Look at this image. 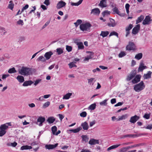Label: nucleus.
<instances>
[{
  "mask_svg": "<svg viewBox=\"0 0 152 152\" xmlns=\"http://www.w3.org/2000/svg\"><path fill=\"white\" fill-rule=\"evenodd\" d=\"M18 72L19 74L22 75H28L30 74L31 69L30 68L23 66L21 69H19Z\"/></svg>",
  "mask_w": 152,
  "mask_h": 152,
  "instance_id": "f257e3e1",
  "label": "nucleus"
},
{
  "mask_svg": "<svg viewBox=\"0 0 152 152\" xmlns=\"http://www.w3.org/2000/svg\"><path fill=\"white\" fill-rule=\"evenodd\" d=\"M145 88V85L143 81H141L138 84H136L134 87V89L136 92H139L143 90Z\"/></svg>",
  "mask_w": 152,
  "mask_h": 152,
  "instance_id": "f03ea898",
  "label": "nucleus"
},
{
  "mask_svg": "<svg viewBox=\"0 0 152 152\" xmlns=\"http://www.w3.org/2000/svg\"><path fill=\"white\" fill-rule=\"evenodd\" d=\"M91 26V24L89 23L81 24L80 25V29L83 31H87L90 29Z\"/></svg>",
  "mask_w": 152,
  "mask_h": 152,
  "instance_id": "7ed1b4c3",
  "label": "nucleus"
},
{
  "mask_svg": "<svg viewBox=\"0 0 152 152\" xmlns=\"http://www.w3.org/2000/svg\"><path fill=\"white\" fill-rule=\"evenodd\" d=\"M8 127L6 124L1 125L0 126V137H2L6 133V130Z\"/></svg>",
  "mask_w": 152,
  "mask_h": 152,
  "instance_id": "20e7f679",
  "label": "nucleus"
},
{
  "mask_svg": "<svg viewBox=\"0 0 152 152\" xmlns=\"http://www.w3.org/2000/svg\"><path fill=\"white\" fill-rule=\"evenodd\" d=\"M137 74V71L135 70H133L131 71L130 74L127 75L126 80L129 81L132 80Z\"/></svg>",
  "mask_w": 152,
  "mask_h": 152,
  "instance_id": "39448f33",
  "label": "nucleus"
},
{
  "mask_svg": "<svg viewBox=\"0 0 152 152\" xmlns=\"http://www.w3.org/2000/svg\"><path fill=\"white\" fill-rule=\"evenodd\" d=\"M126 49L129 51L134 50L136 49V46L134 43L129 42L128 45L126 46Z\"/></svg>",
  "mask_w": 152,
  "mask_h": 152,
  "instance_id": "423d86ee",
  "label": "nucleus"
},
{
  "mask_svg": "<svg viewBox=\"0 0 152 152\" xmlns=\"http://www.w3.org/2000/svg\"><path fill=\"white\" fill-rule=\"evenodd\" d=\"M151 17L149 15L146 16L144 19H143L142 24L143 25H149L151 23Z\"/></svg>",
  "mask_w": 152,
  "mask_h": 152,
  "instance_id": "0eeeda50",
  "label": "nucleus"
},
{
  "mask_svg": "<svg viewBox=\"0 0 152 152\" xmlns=\"http://www.w3.org/2000/svg\"><path fill=\"white\" fill-rule=\"evenodd\" d=\"M141 76L140 75H137L135 76L134 79L131 81L132 83L134 84L137 83L140 80Z\"/></svg>",
  "mask_w": 152,
  "mask_h": 152,
  "instance_id": "6e6552de",
  "label": "nucleus"
},
{
  "mask_svg": "<svg viewBox=\"0 0 152 152\" xmlns=\"http://www.w3.org/2000/svg\"><path fill=\"white\" fill-rule=\"evenodd\" d=\"M45 120V118L42 116H39L37 119V124L39 126H42L43 125V123Z\"/></svg>",
  "mask_w": 152,
  "mask_h": 152,
  "instance_id": "1a4fd4ad",
  "label": "nucleus"
},
{
  "mask_svg": "<svg viewBox=\"0 0 152 152\" xmlns=\"http://www.w3.org/2000/svg\"><path fill=\"white\" fill-rule=\"evenodd\" d=\"M147 68V67L144 65L143 61H141L138 68V72H142L144 69Z\"/></svg>",
  "mask_w": 152,
  "mask_h": 152,
  "instance_id": "9d476101",
  "label": "nucleus"
},
{
  "mask_svg": "<svg viewBox=\"0 0 152 152\" xmlns=\"http://www.w3.org/2000/svg\"><path fill=\"white\" fill-rule=\"evenodd\" d=\"M31 146H33V147H32V148L35 152L37 151V150L39 149V147L38 143H37L35 141H34L32 142L31 144Z\"/></svg>",
  "mask_w": 152,
  "mask_h": 152,
  "instance_id": "9b49d317",
  "label": "nucleus"
},
{
  "mask_svg": "<svg viewBox=\"0 0 152 152\" xmlns=\"http://www.w3.org/2000/svg\"><path fill=\"white\" fill-rule=\"evenodd\" d=\"M113 14H116L121 17H123L124 16V14L123 13H121L119 11L118 9L116 7H115L113 9Z\"/></svg>",
  "mask_w": 152,
  "mask_h": 152,
  "instance_id": "f8f14e48",
  "label": "nucleus"
},
{
  "mask_svg": "<svg viewBox=\"0 0 152 152\" xmlns=\"http://www.w3.org/2000/svg\"><path fill=\"white\" fill-rule=\"evenodd\" d=\"M140 24L136 25L132 29V33L133 34H137L140 29Z\"/></svg>",
  "mask_w": 152,
  "mask_h": 152,
  "instance_id": "ddd939ff",
  "label": "nucleus"
},
{
  "mask_svg": "<svg viewBox=\"0 0 152 152\" xmlns=\"http://www.w3.org/2000/svg\"><path fill=\"white\" fill-rule=\"evenodd\" d=\"M66 4L62 0L59 1L57 4L56 7L58 9H59L65 6Z\"/></svg>",
  "mask_w": 152,
  "mask_h": 152,
  "instance_id": "4468645a",
  "label": "nucleus"
},
{
  "mask_svg": "<svg viewBox=\"0 0 152 152\" xmlns=\"http://www.w3.org/2000/svg\"><path fill=\"white\" fill-rule=\"evenodd\" d=\"M58 143L55 144V145H46L45 147L46 149L48 150L52 149H54L57 147L58 145Z\"/></svg>",
  "mask_w": 152,
  "mask_h": 152,
  "instance_id": "2eb2a0df",
  "label": "nucleus"
},
{
  "mask_svg": "<svg viewBox=\"0 0 152 152\" xmlns=\"http://www.w3.org/2000/svg\"><path fill=\"white\" fill-rule=\"evenodd\" d=\"M139 117L137 115H135L133 116L129 120V121L131 123L134 124L139 119Z\"/></svg>",
  "mask_w": 152,
  "mask_h": 152,
  "instance_id": "dca6fc26",
  "label": "nucleus"
},
{
  "mask_svg": "<svg viewBox=\"0 0 152 152\" xmlns=\"http://www.w3.org/2000/svg\"><path fill=\"white\" fill-rule=\"evenodd\" d=\"M82 129V128L80 126L79 127L75 129H69V130H68L67 132L69 133L72 132L74 133H76L78 132Z\"/></svg>",
  "mask_w": 152,
  "mask_h": 152,
  "instance_id": "f3484780",
  "label": "nucleus"
},
{
  "mask_svg": "<svg viewBox=\"0 0 152 152\" xmlns=\"http://www.w3.org/2000/svg\"><path fill=\"white\" fill-rule=\"evenodd\" d=\"M53 54V53L51 51L46 52L44 55V57H45L46 60H48L50 58Z\"/></svg>",
  "mask_w": 152,
  "mask_h": 152,
  "instance_id": "a211bd4d",
  "label": "nucleus"
},
{
  "mask_svg": "<svg viewBox=\"0 0 152 152\" xmlns=\"http://www.w3.org/2000/svg\"><path fill=\"white\" fill-rule=\"evenodd\" d=\"M110 23H108L107 26L110 27H114L116 25V24L115 23V20L112 18H110Z\"/></svg>",
  "mask_w": 152,
  "mask_h": 152,
  "instance_id": "6ab92c4d",
  "label": "nucleus"
},
{
  "mask_svg": "<svg viewBox=\"0 0 152 152\" xmlns=\"http://www.w3.org/2000/svg\"><path fill=\"white\" fill-rule=\"evenodd\" d=\"M100 13V11L98 8H96L91 10V14H93L94 15H99Z\"/></svg>",
  "mask_w": 152,
  "mask_h": 152,
  "instance_id": "aec40b11",
  "label": "nucleus"
},
{
  "mask_svg": "<svg viewBox=\"0 0 152 152\" xmlns=\"http://www.w3.org/2000/svg\"><path fill=\"white\" fill-rule=\"evenodd\" d=\"M152 73V72L150 71L148 72L147 74L144 75L143 76L144 79H147L151 78Z\"/></svg>",
  "mask_w": 152,
  "mask_h": 152,
  "instance_id": "412c9836",
  "label": "nucleus"
},
{
  "mask_svg": "<svg viewBox=\"0 0 152 152\" xmlns=\"http://www.w3.org/2000/svg\"><path fill=\"white\" fill-rule=\"evenodd\" d=\"M99 142L98 140L94 139H91L89 142V144L91 145H94L96 144H99Z\"/></svg>",
  "mask_w": 152,
  "mask_h": 152,
  "instance_id": "4be33fe9",
  "label": "nucleus"
},
{
  "mask_svg": "<svg viewBox=\"0 0 152 152\" xmlns=\"http://www.w3.org/2000/svg\"><path fill=\"white\" fill-rule=\"evenodd\" d=\"M81 126L84 130H87L89 128L88 124L86 121L82 123L81 124Z\"/></svg>",
  "mask_w": 152,
  "mask_h": 152,
  "instance_id": "5701e85b",
  "label": "nucleus"
},
{
  "mask_svg": "<svg viewBox=\"0 0 152 152\" xmlns=\"http://www.w3.org/2000/svg\"><path fill=\"white\" fill-rule=\"evenodd\" d=\"M106 0H101L99 4V6L102 8L105 7H106Z\"/></svg>",
  "mask_w": 152,
  "mask_h": 152,
  "instance_id": "b1692460",
  "label": "nucleus"
},
{
  "mask_svg": "<svg viewBox=\"0 0 152 152\" xmlns=\"http://www.w3.org/2000/svg\"><path fill=\"white\" fill-rule=\"evenodd\" d=\"M135 145H132L131 146H127L125 147L122 148L121 149V152H126L129 149L132 148L133 147L136 146Z\"/></svg>",
  "mask_w": 152,
  "mask_h": 152,
  "instance_id": "393cba45",
  "label": "nucleus"
},
{
  "mask_svg": "<svg viewBox=\"0 0 152 152\" xmlns=\"http://www.w3.org/2000/svg\"><path fill=\"white\" fill-rule=\"evenodd\" d=\"M88 83L90 85H93L96 81V80L95 78H91L90 79H88Z\"/></svg>",
  "mask_w": 152,
  "mask_h": 152,
  "instance_id": "a878e982",
  "label": "nucleus"
},
{
  "mask_svg": "<svg viewBox=\"0 0 152 152\" xmlns=\"http://www.w3.org/2000/svg\"><path fill=\"white\" fill-rule=\"evenodd\" d=\"M144 16L143 15H141L140 17H138L137 20H136V24L141 22L144 18Z\"/></svg>",
  "mask_w": 152,
  "mask_h": 152,
  "instance_id": "bb28decb",
  "label": "nucleus"
},
{
  "mask_svg": "<svg viewBox=\"0 0 152 152\" xmlns=\"http://www.w3.org/2000/svg\"><path fill=\"white\" fill-rule=\"evenodd\" d=\"M55 118L53 117H49L47 121L50 124L53 123L55 121Z\"/></svg>",
  "mask_w": 152,
  "mask_h": 152,
  "instance_id": "cd10ccee",
  "label": "nucleus"
},
{
  "mask_svg": "<svg viewBox=\"0 0 152 152\" xmlns=\"http://www.w3.org/2000/svg\"><path fill=\"white\" fill-rule=\"evenodd\" d=\"M34 82L31 80H28L24 82L23 86H30L33 84Z\"/></svg>",
  "mask_w": 152,
  "mask_h": 152,
  "instance_id": "c85d7f7f",
  "label": "nucleus"
},
{
  "mask_svg": "<svg viewBox=\"0 0 152 152\" xmlns=\"http://www.w3.org/2000/svg\"><path fill=\"white\" fill-rule=\"evenodd\" d=\"M16 78L20 83H22L24 81V77L21 75H18Z\"/></svg>",
  "mask_w": 152,
  "mask_h": 152,
  "instance_id": "c756f323",
  "label": "nucleus"
},
{
  "mask_svg": "<svg viewBox=\"0 0 152 152\" xmlns=\"http://www.w3.org/2000/svg\"><path fill=\"white\" fill-rule=\"evenodd\" d=\"M139 135H138L137 134H126L125 135H124L122 137L123 138H125L127 137H136L139 136Z\"/></svg>",
  "mask_w": 152,
  "mask_h": 152,
  "instance_id": "7c9ffc66",
  "label": "nucleus"
},
{
  "mask_svg": "<svg viewBox=\"0 0 152 152\" xmlns=\"http://www.w3.org/2000/svg\"><path fill=\"white\" fill-rule=\"evenodd\" d=\"M32 148V147L31 146L26 145L21 146L20 148V150H24L30 149Z\"/></svg>",
  "mask_w": 152,
  "mask_h": 152,
  "instance_id": "2f4dec72",
  "label": "nucleus"
},
{
  "mask_svg": "<svg viewBox=\"0 0 152 152\" xmlns=\"http://www.w3.org/2000/svg\"><path fill=\"white\" fill-rule=\"evenodd\" d=\"M109 32L107 31H102L100 35L102 36L103 37H107L109 34Z\"/></svg>",
  "mask_w": 152,
  "mask_h": 152,
  "instance_id": "473e14b6",
  "label": "nucleus"
},
{
  "mask_svg": "<svg viewBox=\"0 0 152 152\" xmlns=\"http://www.w3.org/2000/svg\"><path fill=\"white\" fill-rule=\"evenodd\" d=\"M46 59L43 56H40L37 60V61H41L43 62H45Z\"/></svg>",
  "mask_w": 152,
  "mask_h": 152,
  "instance_id": "72a5a7b5",
  "label": "nucleus"
},
{
  "mask_svg": "<svg viewBox=\"0 0 152 152\" xmlns=\"http://www.w3.org/2000/svg\"><path fill=\"white\" fill-rule=\"evenodd\" d=\"M83 0H80L77 2V3H74V2H71V5L72 6H77L80 5L82 3Z\"/></svg>",
  "mask_w": 152,
  "mask_h": 152,
  "instance_id": "f704fd0d",
  "label": "nucleus"
},
{
  "mask_svg": "<svg viewBox=\"0 0 152 152\" xmlns=\"http://www.w3.org/2000/svg\"><path fill=\"white\" fill-rule=\"evenodd\" d=\"M77 45H78V49H83L84 47L82 42H77Z\"/></svg>",
  "mask_w": 152,
  "mask_h": 152,
  "instance_id": "c9c22d12",
  "label": "nucleus"
},
{
  "mask_svg": "<svg viewBox=\"0 0 152 152\" xmlns=\"http://www.w3.org/2000/svg\"><path fill=\"white\" fill-rule=\"evenodd\" d=\"M142 57V53H140L136 54L135 57V58L139 60Z\"/></svg>",
  "mask_w": 152,
  "mask_h": 152,
  "instance_id": "e433bc0d",
  "label": "nucleus"
},
{
  "mask_svg": "<svg viewBox=\"0 0 152 152\" xmlns=\"http://www.w3.org/2000/svg\"><path fill=\"white\" fill-rule=\"evenodd\" d=\"M82 139V140L85 141V142H87L88 141L89 138L86 135H82L81 136Z\"/></svg>",
  "mask_w": 152,
  "mask_h": 152,
  "instance_id": "4c0bfd02",
  "label": "nucleus"
},
{
  "mask_svg": "<svg viewBox=\"0 0 152 152\" xmlns=\"http://www.w3.org/2000/svg\"><path fill=\"white\" fill-rule=\"evenodd\" d=\"M72 94V93H69L64 96L63 99H68Z\"/></svg>",
  "mask_w": 152,
  "mask_h": 152,
  "instance_id": "58836bf2",
  "label": "nucleus"
},
{
  "mask_svg": "<svg viewBox=\"0 0 152 152\" xmlns=\"http://www.w3.org/2000/svg\"><path fill=\"white\" fill-rule=\"evenodd\" d=\"M128 116L127 114H125L121 116H119V118L117 119V121L122 120L123 119H125Z\"/></svg>",
  "mask_w": 152,
  "mask_h": 152,
  "instance_id": "ea45409f",
  "label": "nucleus"
},
{
  "mask_svg": "<svg viewBox=\"0 0 152 152\" xmlns=\"http://www.w3.org/2000/svg\"><path fill=\"white\" fill-rule=\"evenodd\" d=\"M8 72L9 73L12 74L14 73L17 72L16 70H15L14 67L10 68L8 71Z\"/></svg>",
  "mask_w": 152,
  "mask_h": 152,
  "instance_id": "a19ab883",
  "label": "nucleus"
},
{
  "mask_svg": "<svg viewBox=\"0 0 152 152\" xmlns=\"http://www.w3.org/2000/svg\"><path fill=\"white\" fill-rule=\"evenodd\" d=\"M120 145V144H118V145H114L111 146L109 148H107V150L109 151L112 149L116 148H117Z\"/></svg>",
  "mask_w": 152,
  "mask_h": 152,
  "instance_id": "79ce46f5",
  "label": "nucleus"
},
{
  "mask_svg": "<svg viewBox=\"0 0 152 152\" xmlns=\"http://www.w3.org/2000/svg\"><path fill=\"white\" fill-rule=\"evenodd\" d=\"M56 52L58 55H60L63 53V49L61 48H58L56 50Z\"/></svg>",
  "mask_w": 152,
  "mask_h": 152,
  "instance_id": "37998d69",
  "label": "nucleus"
},
{
  "mask_svg": "<svg viewBox=\"0 0 152 152\" xmlns=\"http://www.w3.org/2000/svg\"><path fill=\"white\" fill-rule=\"evenodd\" d=\"M76 63L75 62H71L68 64L70 68L71 69L73 67H77V66L75 64Z\"/></svg>",
  "mask_w": 152,
  "mask_h": 152,
  "instance_id": "c03bdc74",
  "label": "nucleus"
},
{
  "mask_svg": "<svg viewBox=\"0 0 152 152\" xmlns=\"http://www.w3.org/2000/svg\"><path fill=\"white\" fill-rule=\"evenodd\" d=\"M96 104L94 103L90 105L88 108L89 110H93L95 109L96 107Z\"/></svg>",
  "mask_w": 152,
  "mask_h": 152,
  "instance_id": "a18cd8bd",
  "label": "nucleus"
},
{
  "mask_svg": "<svg viewBox=\"0 0 152 152\" xmlns=\"http://www.w3.org/2000/svg\"><path fill=\"white\" fill-rule=\"evenodd\" d=\"M10 4H9L8 7L11 10H12L14 8V4L12 3V1H11L9 2Z\"/></svg>",
  "mask_w": 152,
  "mask_h": 152,
  "instance_id": "49530a36",
  "label": "nucleus"
},
{
  "mask_svg": "<svg viewBox=\"0 0 152 152\" xmlns=\"http://www.w3.org/2000/svg\"><path fill=\"white\" fill-rule=\"evenodd\" d=\"M51 130L53 135H55L56 133V132L57 130V128L56 126H54L51 128Z\"/></svg>",
  "mask_w": 152,
  "mask_h": 152,
  "instance_id": "de8ad7c7",
  "label": "nucleus"
},
{
  "mask_svg": "<svg viewBox=\"0 0 152 152\" xmlns=\"http://www.w3.org/2000/svg\"><path fill=\"white\" fill-rule=\"evenodd\" d=\"M126 55V53L124 51H121L118 54V57L119 58H122Z\"/></svg>",
  "mask_w": 152,
  "mask_h": 152,
  "instance_id": "09e8293b",
  "label": "nucleus"
},
{
  "mask_svg": "<svg viewBox=\"0 0 152 152\" xmlns=\"http://www.w3.org/2000/svg\"><path fill=\"white\" fill-rule=\"evenodd\" d=\"M107 99H105L103 101L100 102L99 103L101 105L106 106L107 104Z\"/></svg>",
  "mask_w": 152,
  "mask_h": 152,
  "instance_id": "8fccbe9b",
  "label": "nucleus"
},
{
  "mask_svg": "<svg viewBox=\"0 0 152 152\" xmlns=\"http://www.w3.org/2000/svg\"><path fill=\"white\" fill-rule=\"evenodd\" d=\"M113 35H115L117 37H118V34L117 32H116L115 31H113L111 32L110 33L109 36V37H110V36H111Z\"/></svg>",
  "mask_w": 152,
  "mask_h": 152,
  "instance_id": "3c124183",
  "label": "nucleus"
},
{
  "mask_svg": "<svg viewBox=\"0 0 152 152\" xmlns=\"http://www.w3.org/2000/svg\"><path fill=\"white\" fill-rule=\"evenodd\" d=\"M86 52L87 53H90V55L88 56L87 57L88 58V59H89L92 58L93 57V56L94 55V53L93 52L90 51H87Z\"/></svg>",
  "mask_w": 152,
  "mask_h": 152,
  "instance_id": "603ef678",
  "label": "nucleus"
},
{
  "mask_svg": "<svg viewBox=\"0 0 152 152\" xmlns=\"http://www.w3.org/2000/svg\"><path fill=\"white\" fill-rule=\"evenodd\" d=\"M50 102L49 101H48L43 104L42 107L43 108H46L48 107L50 105Z\"/></svg>",
  "mask_w": 152,
  "mask_h": 152,
  "instance_id": "864d4df0",
  "label": "nucleus"
},
{
  "mask_svg": "<svg viewBox=\"0 0 152 152\" xmlns=\"http://www.w3.org/2000/svg\"><path fill=\"white\" fill-rule=\"evenodd\" d=\"M66 49L68 52H70L72 50V47L71 46L67 45L66 46Z\"/></svg>",
  "mask_w": 152,
  "mask_h": 152,
  "instance_id": "5fc2aeb1",
  "label": "nucleus"
},
{
  "mask_svg": "<svg viewBox=\"0 0 152 152\" xmlns=\"http://www.w3.org/2000/svg\"><path fill=\"white\" fill-rule=\"evenodd\" d=\"M130 7V5L129 4H126L125 5V8L126 10L127 13L128 14L129 12V8Z\"/></svg>",
  "mask_w": 152,
  "mask_h": 152,
  "instance_id": "6e6d98bb",
  "label": "nucleus"
},
{
  "mask_svg": "<svg viewBox=\"0 0 152 152\" xmlns=\"http://www.w3.org/2000/svg\"><path fill=\"white\" fill-rule=\"evenodd\" d=\"M133 27L132 24H130L129 26L126 28V30L129 31Z\"/></svg>",
  "mask_w": 152,
  "mask_h": 152,
  "instance_id": "4d7b16f0",
  "label": "nucleus"
},
{
  "mask_svg": "<svg viewBox=\"0 0 152 152\" xmlns=\"http://www.w3.org/2000/svg\"><path fill=\"white\" fill-rule=\"evenodd\" d=\"M50 22V20L48 21L43 26L42 28V29H43L46 27L49 24Z\"/></svg>",
  "mask_w": 152,
  "mask_h": 152,
  "instance_id": "13d9d810",
  "label": "nucleus"
},
{
  "mask_svg": "<svg viewBox=\"0 0 152 152\" xmlns=\"http://www.w3.org/2000/svg\"><path fill=\"white\" fill-rule=\"evenodd\" d=\"M87 113L86 112L84 111L82 112L80 114V115L81 117H85L86 116Z\"/></svg>",
  "mask_w": 152,
  "mask_h": 152,
  "instance_id": "bf43d9fd",
  "label": "nucleus"
},
{
  "mask_svg": "<svg viewBox=\"0 0 152 152\" xmlns=\"http://www.w3.org/2000/svg\"><path fill=\"white\" fill-rule=\"evenodd\" d=\"M10 75L8 74H3L2 75V79L3 80H5L7 77L10 76Z\"/></svg>",
  "mask_w": 152,
  "mask_h": 152,
  "instance_id": "052dcab7",
  "label": "nucleus"
},
{
  "mask_svg": "<svg viewBox=\"0 0 152 152\" xmlns=\"http://www.w3.org/2000/svg\"><path fill=\"white\" fill-rule=\"evenodd\" d=\"M110 11H108L107 10H106L103 12L102 13V15L104 16L106 15H110Z\"/></svg>",
  "mask_w": 152,
  "mask_h": 152,
  "instance_id": "680f3d73",
  "label": "nucleus"
},
{
  "mask_svg": "<svg viewBox=\"0 0 152 152\" xmlns=\"http://www.w3.org/2000/svg\"><path fill=\"white\" fill-rule=\"evenodd\" d=\"M41 79H38L36 80L34 83V85L36 86L41 81Z\"/></svg>",
  "mask_w": 152,
  "mask_h": 152,
  "instance_id": "e2e57ef3",
  "label": "nucleus"
},
{
  "mask_svg": "<svg viewBox=\"0 0 152 152\" xmlns=\"http://www.w3.org/2000/svg\"><path fill=\"white\" fill-rule=\"evenodd\" d=\"M143 117L146 119H148L150 117V114L146 113L144 115Z\"/></svg>",
  "mask_w": 152,
  "mask_h": 152,
  "instance_id": "0e129e2a",
  "label": "nucleus"
},
{
  "mask_svg": "<svg viewBox=\"0 0 152 152\" xmlns=\"http://www.w3.org/2000/svg\"><path fill=\"white\" fill-rule=\"evenodd\" d=\"M17 23L19 25H23V20L20 19L17 22Z\"/></svg>",
  "mask_w": 152,
  "mask_h": 152,
  "instance_id": "69168bd1",
  "label": "nucleus"
},
{
  "mask_svg": "<svg viewBox=\"0 0 152 152\" xmlns=\"http://www.w3.org/2000/svg\"><path fill=\"white\" fill-rule=\"evenodd\" d=\"M44 4L47 6H48L50 4L49 0H45L44 2Z\"/></svg>",
  "mask_w": 152,
  "mask_h": 152,
  "instance_id": "338daca9",
  "label": "nucleus"
},
{
  "mask_svg": "<svg viewBox=\"0 0 152 152\" xmlns=\"http://www.w3.org/2000/svg\"><path fill=\"white\" fill-rule=\"evenodd\" d=\"M96 123V121L95 120L93 121L92 122H91L90 123V126L92 127L93 125L95 124Z\"/></svg>",
  "mask_w": 152,
  "mask_h": 152,
  "instance_id": "774afa93",
  "label": "nucleus"
}]
</instances>
